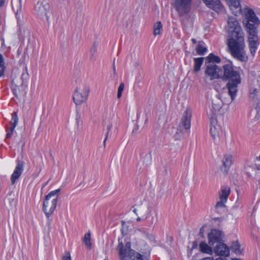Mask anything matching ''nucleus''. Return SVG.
<instances>
[{
  "label": "nucleus",
  "mask_w": 260,
  "mask_h": 260,
  "mask_svg": "<svg viewBox=\"0 0 260 260\" xmlns=\"http://www.w3.org/2000/svg\"><path fill=\"white\" fill-rule=\"evenodd\" d=\"M113 72H114V74H116V69H115V67L114 62L113 63Z\"/></svg>",
  "instance_id": "49"
},
{
  "label": "nucleus",
  "mask_w": 260,
  "mask_h": 260,
  "mask_svg": "<svg viewBox=\"0 0 260 260\" xmlns=\"http://www.w3.org/2000/svg\"><path fill=\"white\" fill-rule=\"evenodd\" d=\"M124 84L121 82L118 87L117 92V98L120 99L121 97L122 93L124 90Z\"/></svg>",
  "instance_id": "31"
},
{
  "label": "nucleus",
  "mask_w": 260,
  "mask_h": 260,
  "mask_svg": "<svg viewBox=\"0 0 260 260\" xmlns=\"http://www.w3.org/2000/svg\"><path fill=\"white\" fill-rule=\"evenodd\" d=\"M232 163V156L231 154L224 155L222 159V165L220 167V170L224 175L228 174L229 169Z\"/></svg>",
  "instance_id": "17"
},
{
  "label": "nucleus",
  "mask_w": 260,
  "mask_h": 260,
  "mask_svg": "<svg viewBox=\"0 0 260 260\" xmlns=\"http://www.w3.org/2000/svg\"><path fill=\"white\" fill-rule=\"evenodd\" d=\"M151 161V155L150 154L146 155L144 157V162L145 163L146 165H149L150 164Z\"/></svg>",
  "instance_id": "32"
},
{
  "label": "nucleus",
  "mask_w": 260,
  "mask_h": 260,
  "mask_svg": "<svg viewBox=\"0 0 260 260\" xmlns=\"http://www.w3.org/2000/svg\"><path fill=\"white\" fill-rule=\"evenodd\" d=\"M221 61V58L213 53H210L206 58L205 64H215V63H219Z\"/></svg>",
  "instance_id": "21"
},
{
  "label": "nucleus",
  "mask_w": 260,
  "mask_h": 260,
  "mask_svg": "<svg viewBox=\"0 0 260 260\" xmlns=\"http://www.w3.org/2000/svg\"><path fill=\"white\" fill-rule=\"evenodd\" d=\"M222 233L221 231L212 229L208 234V241L209 244L213 246L214 244H217L222 241Z\"/></svg>",
  "instance_id": "10"
},
{
  "label": "nucleus",
  "mask_w": 260,
  "mask_h": 260,
  "mask_svg": "<svg viewBox=\"0 0 260 260\" xmlns=\"http://www.w3.org/2000/svg\"><path fill=\"white\" fill-rule=\"evenodd\" d=\"M204 44L203 41H200L196 47L197 53L199 55H203L207 52V48L204 46Z\"/></svg>",
  "instance_id": "24"
},
{
  "label": "nucleus",
  "mask_w": 260,
  "mask_h": 260,
  "mask_svg": "<svg viewBox=\"0 0 260 260\" xmlns=\"http://www.w3.org/2000/svg\"><path fill=\"white\" fill-rule=\"evenodd\" d=\"M97 50V45L94 43L90 50L91 54L93 56Z\"/></svg>",
  "instance_id": "36"
},
{
  "label": "nucleus",
  "mask_w": 260,
  "mask_h": 260,
  "mask_svg": "<svg viewBox=\"0 0 260 260\" xmlns=\"http://www.w3.org/2000/svg\"><path fill=\"white\" fill-rule=\"evenodd\" d=\"M228 33V46L230 53L236 59L242 62L248 60L245 50L244 34L235 17H229L227 22Z\"/></svg>",
  "instance_id": "1"
},
{
  "label": "nucleus",
  "mask_w": 260,
  "mask_h": 260,
  "mask_svg": "<svg viewBox=\"0 0 260 260\" xmlns=\"http://www.w3.org/2000/svg\"><path fill=\"white\" fill-rule=\"evenodd\" d=\"M219 200H220L219 201H218L215 205L216 208H223V207H225V203L226 202L224 201L221 199H219Z\"/></svg>",
  "instance_id": "33"
},
{
  "label": "nucleus",
  "mask_w": 260,
  "mask_h": 260,
  "mask_svg": "<svg viewBox=\"0 0 260 260\" xmlns=\"http://www.w3.org/2000/svg\"><path fill=\"white\" fill-rule=\"evenodd\" d=\"M204 58V57H198L193 59L194 66L193 72L197 73L201 70V67L203 63Z\"/></svg>",
  "instance_id": "23"
},
{
  "label": "nucleus",
  "mask_w": 260,
  "mask_h": 260,
  "mask_svg": "<svg viewBox=\"0 0 260 260\" xmlns=\"http://www.w3.org/2000/svg\"><path fill=\"white\" fill-rule=\"evenodd\" d=\"M117 250L119 251L120 260H127V255L132 260H148V258H143V256L135 250L131 248V243L127 242L123 246L122 240L118 239Z\"/></svg>",
  "instance_id": "3"
},
{
  "label": "nucleus",
  "mask_w": 260,
  "mask_h": 260,
  "mask_svg": "<svg viewBox=\"0 0 260 260\" xmlns=\"http://www.w3.org/2000/svg\"><path fill=\"white\" fill-rule=\"evenodd\" d=\"M229 7L232 12L235 16L241 13V8L239 0H232Z\"/></svg>",
  "instance_id": "19"
},
{
  "label": "nucleus",
  "mask_w": 260,
  "mask_h": 260,
  "mask_svg": "<svg viewBox=\"0 0 260 260\" xmlns=\"http://www.w3.org/2000/svg\"><path fill=\"white\" fill-rule=\"evenodd\" d=\"M104 260H107V259H104Z\"/></svg>",
  "instance_id": "54"
},
{
  "label": "nucleus",
  "mask_w": 260,
  "mask_h": 260,
  "mask_svg": "<svg viewBox=\"0 0 260 260\" xmlns=\"http://www.w3.org/2000/svg\"><path fill=\"white\" fill-rule=\"evenodd\" d=\"M241 83V79L235 81H229L226 84L229 95L231 97L232 101H233L237 95L238 91V85Z\"/></svg>",
  "instance_id": "13"
},
{
  "label": "nucleus",
  "mask_w": 260,
  "mask_h": 260,
  "mask_svg": "<svg viewBox=\"0 0 260 260\" xmlns=\"http://www.w3.org/2000/svg\"><path fill=\"white\" fill-rule=\"evenodd\" d=\"M62 260H71L70 253L66 251L64 255L62 256Z\"/></svg>",
  "instance_id": "37"
},
{
  "label": "nucleus",
  "mask_w": 260,
  "mask_h": 260,
  "mask_svg": "<svg viewBox=\"0 0 260 260\" xmlns=\"http://www.w3.org/2000/svg\"><path fill=\"white\" fill-rule=\"evenodd\" d=\"M198 246V243L197 241H194L193 242V248H196Z\"/></svg>",
  "instance_id": "47"
},
{
  "label": "nucleus",
  "mask_w": 260,
  "mask_h": 260,
  "mask_svg": "<svg viewBox=\"0 0 260 260\" xmlns=\"http://www.w3.org/2000/svg\"><path fill=\"white\" fill-rule=\"evenodd\" d=\"M200 248L202 252L208 254L212 253L211 248L205 242H202L200 244Z\"/></svg>",
  "instance_id": "25"
},
{
  "label": "nucleus",
  "mask_w": 260,
  "mask_h": 260,
  "mask_svg": "<svg viewBox=\"0 0 260 260\" xmlns=\"http://www.w3.org/2000/svg\"><path fill=\"white\" fill-rule=\"evenodd\" d=\"M49 181V180L47 181L45 183H44L43 184V187H44L45 186H46L47 185V184L48 183Z\"/></svg>",
  "instance_id": "52"
},
{
  "label": "nucleus",
  "mask_w": 260,
  "mask_h": 260,
  "mask_svg": "<svg viewBox=\"0 0 260 260\" xmlns=\"http://www.w3.org/2000/svg\"><path fill=\"white\" fill-rule=\"evenodd\" d=\"M192 0H173V6L179 16L189 14L191 10Z\"/></svg>",
  "instance_id": "8"
},
{
  "label": "nucleus",
  "mask_w": 260,
  "mask_h": 260,
  "mask_svg": "<svg viewBox=\"0 0 260 260\" xmlns=\"http://www.w3.org/2000/svg\"><path fill=\"white\" fill-rule=\"evenodd\" d=\"M146 235L148 239H149L150 240H153L154 239V237L152 235H150L149 234H146Z\"/></svg>",
  "instance_id": "42"
},
{
  "label": "nucleus",
  "mask_w": 260,
  "mask_h": 260,
  "mask_svg": "<svg viewBox=\"0 0 260 260\" xmlns=\"http://www.w3.org/2000/svg\"><path fill=\"white\" fill-rule=\"evenodd\" d=\"M206 5L218 13L224 11V7L220 0H203Z\"/></svg>",
  "instance_id": "15"
},
{
  "label": "nucleus",
  "mask_w": 260,
  "mask_h": 260,
  "mask_svg": "<svg viewBox=\"0 0 260 260\" xmlns=\"http://www.w3.org/2000/svg\"><path fill=\"white\" fill-rule=\"evenodd\" d=\"M138 211L139 215L142 217H144V219L146 220L148 226H151L155 222L156 219L155 217L148 216L150 213L148 212L147 207L139 206H138Z\"/></svg>",
  "instance_id": "12"
},
{
  "label": "nucleus",
  "mask_w": 260,
  "mask_h": 260,
  "mask_svg": "<svg viewBox=\"0 0 260 260\" xmlns=\"http://www.w3.org/2000/svg\"><path fill=\"white\" fill-rule=\"evenodd\" d=\"M143 219H144V217H142L141 216H139V215H138V217H137V218L136 220H137V221H141V220H143Z\"/></svg>",
  "instance_id": "44"
},
{
  "label": "nucleus",
  "mask_w": 260,
  "mask_h": 260,
  "mask_svg": "<svg viewBox=\"0 0 260 260\" xmlns=\"http://www.w3.org/2000/svg\"><path fill=\"white\" fill-rule=\"evenodd\" d=\"M257 91L256 89H254L251 93H250V98L251 99L254 100L255 99L256 97V94L257 93Z\"/></svg>",
  "instance_id": "38"
},
{
  "label": "nucleus",
  "mask_w": 260,
  "mask_h": 260,
  "mask_svg": "<svg viewBox=\"0 0 260 260\" xmlns=\"http://www.w3.org/2000/svg\"><path fill=\"white\" fill-rule=\"evenodd\" d=\"M213 251L217 255L227 256L230 254L229 247L222 241L215 245L213 248Z\"/></svg>",
  "instance_id": "14"
},
{
  "label": "nucleus",
  "mask_w": 260,
  "mask_h": 260,
  "mask_svg": "<svg viewBox=\"0 0 260 260\" xmlns=\"http://www.w3.org/2000/svg\"><path fill=\"white\" fill-rule=\"evenodd\" d=\"M231 248L232 250L233 251L236 253H241V251L240 249V245L238 243V241L233 242L231 246Z\"/></svg>",
  "instance_id": "29"
},
{
  "label": "nucleus",
  "mask_w": 260,
  "mask_h": 260,
  "mask_svg": "<svg viewBox=\"0 0 260 260\" xmlns=\"http://www.w3.org/2000/svg\"><path fill=\"white\" fill-rule=\"evenodd\" d=\"M18 118L16 112H14L12 114V119L11 123L12 125V131H13L18 123Z\"/></svg>",
  "instance_id": "27"
},
{
  "label": "nucleus",
  "mask_w": 260,
  "mask_h": 260,
  "mask_svg": "<svg viewBox=\"0 0 260 260\" xmlns=\"http://www.w3.org/2000/svg\"><path fill=\"white\" fill-rule=\"evenodd\" d=\"M83 242L86 245V246L88 247L89 249L91 248V243L90 239V233L88 232L85 234L84 237L83 239Z\"/></svg>",
  "instance_id": "28"
},
{
  "label": "nucleus",
  "mask_w": 260,
  "mask_h": 260,
  "mask_svg": "<svg viewBox=\"0 0 260 260\" xmlns=\"http://www.w3.org/2000/svg\"><path fill=\"white\" fill-rule=\"evenodd\" d=\"M230 192V188L229 186H222L220 192L219 193V199L226 202Z\"/></svg>",
  "instance_id": "22"
},
{
  "label": "nucleus",
  "mask_w": 260,
  "mask_h": 260,
  "mask_svg": "<svg viewBox=\"0 0 260 260\" xmlns=\"http://www.w3.org/2000/svg\"><path fill=\"white\" fill-rule=\"evenodd\" d=\"M24 162L22 160H18L15 169L11 175V180L12 184L20 177L23 170Z\"/></svg>",
  "instance_id": "16"
},
{
  "label": "nucleus",
  "mask_w": 260,
  "mask_h": 260,
  "mask_svg": "<svg viewBox=\"0 0 260 260\" xmlns=\"http://www.w3.org/2000/svg\"><path fill=\"white\" fill-rule=\"evenodd\" d=\"M5 66H0V77L4 75Z\"/></svg>",
  "instance_id": "39"
},
{
  "label": "nucleus",
  "mask_w": 260,
  "mask_h": 260,
  "mask_svg": "<svg viewBox=\"0 0 260 260\" xmlns=\"http://www.w3.org/2000/svg\"><path fill=\"white\" fill-rule=\"evenodd\" d=\"M210 133L215 142H218L223 134L220 127L218 125H212L210 128Z\"/></svg>",
  "instance_id": "18"
},
{
  "label": "nucleus",
  "mask_w": 260,
  "mask_h": 260,
  "mask_svg": "<svg viewBox=\"0 0 260 260\" xmlns=\"http://www.w3.org/2000/svg\"><path fill=\"white\" fill-rule=\"evenodd\" d=\"M133 212L137 215H139V212L138 211V208H134L133 210Z\"/></svg>",
  "instance_id": "45"
},
{
  "label": "nucleus",
  "mask_w": 260,
  "mask_h": 260,
  "mask_svg": "<svg viewBox=\"0 0 260 260\" xmlns=\"http://www.w3.org/2000/svg\"><path fill=\"white\" fill-rule=\"evenodd\" d=\"M232 260H242V259L240 258H233Z\"/></svg>",
  "instance_id": "53"
},
{
  "label": "nucleus",
  "mask_w": 260,
  "mask_h": 260,
  "mask_svg": "<svg viewBox=\"0 0 260 260\" xmlns=\"http://www.w3.org/2000/svg\"><path fill=\"white\" fill-rule=\"evenodd\" d=\"M191 41H192V43L194 44L197 43V41L196 39H192Z\"/></svg>",
  "instance_id": "48"
},
{
  "label": "nucleus",
  "mask_w": 260,
  "mask_h": 260,
  "mask_svg": "<svg viewBox=\"0 0 260 260\" xmlns=\"http://www.w3.org/2000/svg\"><path fill=\"white\" fill-rule=\"evenodd\" d=\"M89 92V87L85 84H82L77 87L73 95L75 104L80 105L85 102L87 100Z\"/></svg>",
  "instance_id": "6"
},
{
  "label": "nucleus",
  "mask_w": 260,
  "mask_h": 260,
  "mask_svg": "<svg viewBox=\"0 0 260 260\" xmlns=\"http://www.w3.org/2000/svg\"><path fill=\"white\" fill-rule=\"evenodd\" d=\"M28 78L29 74L28 73L27 68V67H25L21 75V79L22 80L23 83H24V81H27L28 79Z\"/></svg>",
  "instance_id": "30"
},
{
  "label": "nucleus",
  "mask_w": 260,
  "mask_h": 260,
  "mask_svg": "<svg viewBox=\"0 0 260 260\" xmlns=\"http://www.w3.org/2000/svg\"><path fill=\"white\" fill-rule=\"evenodd\" d=\"M49 9L50 6L46 1L38 2L35 6V11L37 15L42 18L46 17V19H48V16L47 14Z\"/></svg>",
  "instance_id": "11"
},
{
  "label": "nucleus",
  "mask_w": 260,
  "mask_h": 260,
  "mask_svg": "<svg viewBox=\"0 0 260 260\" xmlns=\"http://www.w3.org/2000/svg\"><path fill=\"white\" fill-rule=\"evenodd\" d=\"M60 189L53 190L46 196L43 202V210L47 218L51 215L55 209Z\"/></svg>",
  "instance_id": "4"
},
{
  "label": "nucleus",
  "mask_w": 260,
  "mask_h": 260,
  "mask_svg": "<svg viewBox=\"0 0 260 260\" xmlns=\"http://www.w3.org/2000/svg\"><path fill=\"white\" fill-rule=\"evenodd\" d=\"M215 260H228V259H226V258L218 257V258L215 259Z\"/></svg>",
  "instance_id": "50"
},
{
  "label": "nucleus",
  "mask_w": 260,
  "mask_h": 260,
  "mask_svg": "<svg viewBox=\"0 0 260 260\" xmlns=\"http://www.w3.org/2000/svg\"><path fill=\"white\" fill-rule=\"evenodd\" d=\"M256 168L257 170H260V165H256Z\"/></svg>",
  "instance_id": "51"
},
{
  "label": "nucleus",
  "mask_w": 260,
  "mask_h": 260,
  "mask_svg": "<svg viewBox=\"0 0 260 260\" xmlns=\"http://www.w3.org/2000/svg\"><path fill=\"white\" fill-rule=\"evenodd\" d=\"M13 132V131H12V129H11V132H8V133H7V138H10V137H11V136H12V135Z\"/></svg>",
  "instance_id": "43"
},
{
  "label": "nucleus",
  "mask_w": 260,
  "mask_h": 260,
  "mask_svg": "<svg viewBox=\"0 0 260 260\" xmlns=\"http://www.w3.org/2000/svg\"><path fill=\"white\" fill-rule=\"evenodd\" d=\"M204 232V227L202 226L200 230V235L201 236L203 237Z\"/></svg>",
  "instance_id": "41"
},
{
  "label": "nucleus",
  "mask_w": 260,
  "mask_h": 260,
  "mask_svg": "<svg viewBox=\"0 0 260 260\" xmlns=\"http://www.w3.org/2000/svg\"><path fill=\"white\" fill-rule=\"evenodd\" d=\"M192 111L189 108H187L183 113L182 116L179 124L176 135L181 137L190 129Z\"/></svg>",
  "instance_id": "5"
},
{
  "label": "nucleus",
  "mask_w": 260,
  "mask_h": 260,
  "mask_svg": "<svg viewBox=\"0 0 260 260\" xmlns=\"http://www.w3.org/2000/svg\"><path fill=\"white\" fill-rule=\"evenodd\" d=\"M246 18L245 27L248 35L249 48L251 54L254 56L259 44L257 34L260 21L252 9L248 10Z\"/></svg>",
  "instance_id": "2"
},
{
  "label": "nucleus",
  "mask_w": 260,
  "mask_h": 260,
  "mask_svg": "<svg viewBox=\"0 0 260 260\" xmlns=\"http://www.w3.org/2000/svg\"><path fill=\"white\" fill-rule=\"evenodd\" d=\"M112 127V123H110L108 125H107V133L106 134V138L104 141V145H106V141L108 138V135H109V132L111 130V128Z\"/></svg>",
  "instance_id": "34"
},
{
  "label": "nucleus",
  "mask_w": 260,
  "mask_h": 260,
  "mask_svg": "<svg viewBox=\"0 0 260 260\" xmlns=\"http://www.w3.org/2000/svg\"><path fill=\"white\" fill-rule=\"evenodd\" d=\"M5 63L4 61V58L2 54H0V66H4Z\"/></svg>",
  "instance_id": "40"
},
{
  "label": "nucleus",
  "mask_w": 260,
  "mask_h": 260,
  "mask_svg": "<svg viewBox=\"0 0 260 260\" xmlns=\"http://www.w3.org/2000/svg\"><path fill=\"white\" fill-rule=\"evenodd\" d=\"M154 31L153 34L154 36L158 35L161 34L162 30V25L160 21H158L155 23L153 26Z\"/></svg>",
  "instance_id": "26"
},
{
  "label": "nucleus",
  "mask_w": 260,
  "mask_h": 260,
  "mask_svg": "<svg viewBox=\"0 0 260 260\" xmlns=\"http://www.w3.org/2000/svg\"><path fill=\"white\" fill-rule=\"evenodd\" d=\"M5 2V0H0V7H2Z\"/></svg>",
  "instance_id": "46"
},
{
  "label": "nucleus",
  "mask_w": 260,
  "mask_h": 260,
  "mask_svg": "<svg viewBox=\"0 0 260 260\" xmlns=\"http://www.w3.org/2000/svg\"><path fill=\"white\" fill-rule=\"evenodd\" d=\"M222 106V102L220 94L216 95L212 100V108L215 112L219 111Z\"/></svg>",
  "instance_id": "20"
},
{
  "label": "nucleus",
  "mask_w": 260,
  "mask_h": 260,
  "mask_svg": "<svg viewBox=\"0 0 260 260\" xmlns=\"http://www.w3.org/2000/svg\"><path fill=\"white\" fill-rule=\"evenodd\" d=\"M121 233L123 235L126 234L127 231V226L124 221L122 222V228L121 229Z\"/></svg>",
  "instance_id": "35"
},
{
  "label": "nucleus",
  "mask_w": 260,
  "mask_h": 260,
  "mask_svg": "<svg viewBox=\"0 0 260 260\" xmlns=\"http://www.w3.org/2000/svg\"><path fill=\"white\" fill-rule=\"evenodd\" d=\"M221 79L229 81L240 80L239 73L235 70L233 63L229 62L222 67Z\"/></svg>",
  "instance_id": "7"
},
{
  "label": "nucleus",
  "mask_w": 260,
  "mask_h": 260,
  "mask_svg": "<svg viewBox=\"0 0 260 260\" xmlns=\"http://www.w3.org/2000/svg\"><path fill=\"white\" fill-rule=\"evenodd\" d=\"M205 75L210 80L221 79L222 68L216 64H205Z\"/></svg>",
  "instance_id": "9"
}]
</instances>
